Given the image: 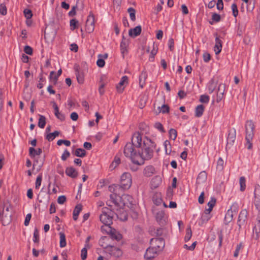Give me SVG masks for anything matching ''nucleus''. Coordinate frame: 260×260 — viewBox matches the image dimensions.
I'll return each mask as SVG.
<instances>
[{
	"label": "nucleus",
	"mask_w": 260,
	"mask_h": 260,
	"mask_svg": "<svg viewBox=\"0 0 260 260\" xmlns=\"http://www.w3.org/2000/svg\"><path fill=\"white\" fill-rule=\"evenodd\" d=\"M192 236V232L190 227L187 228L186 231V235L184 237V240L185 242L188 241Z\"/></svg>",
	"instance_id": "37998d69"
},
{
	"label": "nucleus",
	"mask_w": 260,
	"mask_h": 260,
	"mask_svg": "<svg viewBox=\"0 0 260 260\" xmlns=\"http://www.w3.org/2000/svg\"><path fill=\"white\" fill-rule=\"evenodd\" d=\"M42 152L41 148L36 150L34 147L29 148V154L31 157H35L36 155H40Z\"/></svg>",
	"instance_id": "c85d7f7f"
},
{
	"label": "nucleus",
	"mask_w": 260,
	"mask_h": 260,
	"mask_svg": "<svg viewBox=\"0 0 260 260\" xmlns=\"http://www.w3.org/2000/svg\"><path fill=\"white\" fill-rule=\"evenodd\" d=\"M254 125L252 121H247L245 124V139L246 141L245 147L249 150L251 149L252 148V143L251 141L252 140L254 136Z\"/></svg>",
	"instance_id": "39448f33"
},
{
	"label": "nucleus",
	"mask_w": 260,
	"mask_h": 260,
	"mask_svg": "<svg viewBox=\"0 0 260 260\" xmlns=\"http://www.w3.org/2000/svg\"><path fill=\"white\" fill-rule=\"evenodd\" d=\"M155 173V169L152 166H146L143 171V174L146 177H150Z\"/></svg>",
	"instance_id": "4be33fe9"
},
{
	"label": "nucleus",
	"mask_w": 260,
	"mask_h": 260,
	"mask_svg": "<svg viewBox=\"0 0 260 260\" xmlns=\"http://www.w3.org/2000/svg\"><path fill=\"white\" fill-rule=\"evenodd\" d=\"M98 59L96 61V64L98 67L102 68L104 67L105 62L104 59L103 58L102 54H99L98 55Z\"/></svg>",
	"instance_id": "a19ab883"
},
{
	"label": "nucleus",
	"mask_w": 260,
	"mask_h": 260,
	"mask_svg": "<svg viewBox=\"0 0 260 260\" xmlns=\"http://www.w3.org/2000/svg\"><path fill=\"white\" fill-rule=\"evenodd\" d=\"M242 243H240L239 244H237L236 247L235 251L234 253V256L235 257H238L239 254V251L241 250L242 248Z\"/></svg>",
	"instance_id": "6e6d98bb"
},
{
	"label": "nucleus",
	"mask_w": 260,
	"mask_h": 260,
	"mask_svg": "<svg viewBox=\"0 0 260 260\" xmlns=\"http://www.w3.org/2000/svg\"><path fill=\"white\" fill-rule=\"evenodd\" d=\"M73 153L74 155L80 157H83L86 155V151L83 148H77L73 152Z\"/></svg>",
	"instance_id": "473e14b6"
},
{
	"label": "nucleus",
	"mask_w": 260,
	"mask_h": 260,
	"mask_svg": "<svg viewBox=\"0 0 260 260\" xmlns=\"http://www.w3.org/2000/svg\"><path fill=\"white\" fill-rule=\"evenodd\" d=\"M225 89V85L224 84H220L218 85L217 91V102H220L223 98L224 92Z\"/></svg>",
	"instance_id": "4468645a"
},
{
	"label": "nucleus",
	"mask_w": 260,
	"mask_h": 260,
	"mask_svg": "<svg viewBox=\"0 0 260 260\" xmlns=\"http://www.w3.org/2000/svg\"><path fill=\"white\" fill-rule=\"evenodd\" d=\"M66 245V237L63 234H60V247H64Z\"/></svg>",
	"instance_id": "49530a36"
},
{
	"label": "nucleus",
	"mask_w": 260,
	"mask_h": 260,
	"mask_svg": "<svg viewBox=\"0 0 260 260\" xmlns=\"http://www.w3.org/2000/svg\"><path fill=\"white\" fill-rule=\"evenodd\" d=\"M132 183V176L129 173H124L121 176L120 184H113L109 186V191L113 193L110 198L115 203H117L121 194L124 190L128 189Z\"/></svg>",
	"instance_id": "f257e3e1"
},
{
	"label": "nucleus",
	"mask_w": 260,
	"mask_h": 260,
	"mask_svg": "<svg viewBox=\"0 0 260 260\" xmlns=\"http://www.w3.org/2000/svg\"><path fill=\"white\" fill-rule=\"evenodd\" d=\"M66 173L68 176L73 178H76L78 175L77 171L72 167H68L66 169Z\"/></svg>",
	"instance_id": "a878e982"
},
{
	"label": "nucleus",
	"mask_w": 260,
	"mask_h": 260,
	"mask_svg": "<svg viewBox=\"0 0 260 260\" xmlns=\"http://www.w3.org/2000/svg\"><path fill=\"white\" fill-rule=\"evenodd\" d=\"M61 69H59L58 71L57 74H55V72L51 71L50 74V77L51 78H53L55 81H56L58 77L61 74Z\"/></svg>",
	"instance_id": "58836bf2"
},
{
	"label": "nucleus",
	"mask_w": 260,
	"mask_h": 260,
	"mask_svg": "<svg viewBox=\"0 0 260 260\" xmlns=\"http://www.w3.org/2000/svg\"><path fill=\"white\" fill-rule=\"evenodd\" d=\"M82 207L81 205H77L75 207L73 213V218L74 220H77L78 215L82 210Z\"/></svg>",
	"instance_id": "7c9ffc66"
},
{
	"label": "nucleus",
	"mask_w": 260,
	"mask_h": 260,
	"mask_svg": "<svg viewBox=\"0 0 260 260\" xmlns=\"http://www.w3.org/2000/svg\"><path fill=\"white\" fill-rule=\"evenodd\" d=\"M161 183V179L160 176H156L152 178L151 181V185L152 188H157Z\"/></svg>",
	"instance_id": "393cba45"
},
{
	"label": "nucleus",
	"mask_w": 260,
	"mask_h": 260,
	"mask_svg": "<svg viewBox=\"0 0 260 260\" xmlns=\"http://www.w3.org/2000/svg\"><path fill=\"white\" fill-rule=\"evenodd\" d=\"M205 110V106L203 105H199L197 106L195 109V116L197 117H201Z\"/></svg>",
	"instance_id": "cd10ccee"
},
{
	"label": "nucleus",
	"mask_w": 260,
	"mask_h": 260,
	"mask_svg": "<svg viewBox=\"0 0 260 260\" xmlns=\"http://www.w3.org/2000/svg\"><path fill=\"white\" fill-rule=\"evenodd\" d=\"M155 144L149 138L145 137L143 139V146L140 150V158L143 159V165L145 160L150 159L153 156L154 150L155 149Z\"/></svg>",
	"instance_id": "7ed1b4c3"
},
{
	"label": "nucleus",
	"mask_w": 260,
	"mask_h": 260,
	"mask_svg": "<svg viewBox=\"0 0 260 260\" xmlns=\"http://www.w3.org/2000/svg\"><path fill=\"white\" fill-rule=\"evenodd\" d=\"M57 144L58 146H60L62 144H64L67 146H70L71 145V142L69 140H59L57 142Z\"/></svg>",
	"instance_id": "603ef678"
},
{
	"label": "nucleus",
	"mask_w": 260,
	"mask_h": 260,
	"mask_svg": "<svg viewBox=\"0 0 260 260\" xmlns=\"http://www.w3.org/2000/svg\"><path fill=\"white\" fill-rule=\"evenodd\" d=\"M211 217L210 214L203 213L202 215L199 224L201 225L204 223H206L211 218Z\"/></svg>",
	"instance_id": "f704fd0d"
},
{
	"label": "nucleus",
	"mask_w": 260,
	"mask_h": 260,
	"mask_svg": "<svg viewBox=\"0 0 260 260\" xmlns=\"http://www.w3.org/2000/svg\"><path fill=\"white\" fill-rule=\"evenodd\" d=\"M46 124V118L44 116L39 115L38 126L41 128H44Z\"/></svg>",
	"instance_id": "c9c22d12"
},
{
	"label": "nucleus",
	"mask_w": 260,
	"mask_h": 260,
	"mask_svg": "<svg viewBox=\"0 0 260 260\" xmlns=\"http://www.w3.org/2000/svg\"><path fill=\"white\" fill-rule=\"evenodd\" d=\"M209 100V96L207 95L203 94L200 96V101L202 103L207 104Z\"/></svg>",
	"instance_id": "09e8293b"
},
{
	"label": "nucleus",
	"mask_w": 260,
	"mask_h": 260,
	"mask_svg": "<svg viewBox=\"0 0 260 260\" xmlns=\"http://www.w3.org/2000/svg\"><path fill=\"white\" fill-rule=\"evenodd\" d=\"M155 44L153 43V49L151 51L150 55L149 56V60L151 61H153L154 59V56L157 53V49L155 48Z\"/></svg>",
	"instance_id": "ea45409f"
},
{
	"label": "nucleus",
	"mask_w": 260,
	"mask_h": 260,
	"mask_svg": "<svg viewBox=\"0 0 260 260\" xmlns=\"http://www.w3.org/2000/svg\"><path fill=\"white\" fill-rule=\"evenodd\" d=\"M248 212L246 209L242 210L239 213L237 224L239 229L245 225L247 222Z\"/></svg>",
	"instance_id": "1a4fd4ad"
},
{
	"label": "nucleus",
	"mask_w": 260,
	"mask_h": 260,
	"mask_svg": "<svg viewBox=\"0 0 260 260\" xmlns=\"http://www.w3.org/2000/svg\"><path fill=\"white\" fill-rule=\"evenodd\" d=\"M240 190L243 191L246 188V180L244 177H241L239 179Z\"/></svg>",
	"instance_id": "4c0bfd02"
},
{
	"label": "nucleus",
	"mask_w": 260,
	"mask_h": 260,
	"mask_svg": "<svg viewBox=\"0 0 260 260\" xmlns=\"http://www.w3.org/2000/svg\"><path fill=\"white\" fill-rule=\"evenodd\" d=\"M129 14V17L133 21H134L136 20L135 17V10L133 8H129L127 10Z\"/></svg>",
	"instance_id": "c03bdc74"
},
{
	"label": "nucleus",
	"mask_w": 260,
	"mask_h": 260,
	"mask_svg": "<svg viewBox=\"0 0 260 260\" xmlns=\"http://www.w3.org/2000/svg\"><path fill=\"white\" fill-rule=\"evenodd\" d=\"M7 13V10L6 6L3 4H1L0 5V13L3 15H6Z\"/></svg>",
	"instance_id": "680f3d73"
},
{
	"label": "nucleus",
	"mask_w": 260,
	"mask_h": 260,
	"mask_svg": "<svg viewBox=\"0 0 260 260\" xmlns=\"http://www.w3.org/2000/svg\"><path fill=\"white\" fill-rule=\"evenodd\" d=\"M150 244V246L146 249L144 255V257L147 259L155 257L158 252L164 249L165 245V240L162 238H151Z\"/></svg>",
	"instance_id": "f03ea898"
},
{
	"label": "nucleus",
	"mask_w": 260,
	"mask_h": 260,
	"mask_svg": "<svg viewBox=\"0 0 260 260\" xmlns=\"http://www.w3.org/2000/svg\"><path fill=\"white\" fill-rule=\"evenodd\" d=\"M76 76L77 78V80L78 82L80 84H82L84 81V74L82 72L80 71L79 70L76 71Z\"/></svg>",
	"instance_id": "2f4dec72"
},
{
	"label": "nucleus",
	"mask_w": 260,
	"mask_h": 260,
	"mask_svg": "<svg viewBox=\"0 0 260 260\" xmlns=\"http://www.w3.org/2000/svg\"><path fill=\"white\" fill-rule=\"evenodd\" d=\"M23 13L26 19H28L32 17V14L31 10L29 9H25Z\"/></svg>",
	"instance_id": "052dcab7"
},
{
	"label": "nucleus",
	"mask_w": 260,
	"mask_h": 260,
	"mask_svg": "<svg viewBox=\"0 0 260 260\" xmlns=\"http://www.w3.org/2000/svg\"><path fill=\"white\" fill-rule=\"evenodd\" d=\"M140 150L139 148H136L132 143H127L126 144L123 150L124 155L128 158H129L132 161L138 165H143V159L140 158Z\"/></svg>",
	"instance_id": "20e7f679"
},
{
	"label": "nucleus",
	"mask_w": 260,
	"mask_h": 260,
	"mask_svg": "<svg viewBox=\"0 0 260 260\" xmlns=\"http://www.w3.org/2000/svg\"><path fill=\"white\" fill-rule=\"evenodd\" d=\"M39 241V232L37 229L35 230L33 236V241L35 243H38Z\"/></svg>",
	"instance_id": "13d9d810"
},
{
	"label": "nucleus",
	"mask_w": 260,
	"mask_h": 260,
	"mask_svg": "<svg viewBox=\"0 0 260 260\" xmlns=\"http://www.w3.org/2000/svg\"><path fill=\"white\" fill-rule=\"evenodd\" d=\"M260 232V221H258L257 224L255 225L253 228V232L256 234V238L258 237V233Z\"/></svg>",
	"instance_id": "de8ad7c7"
},
{
	"label": "nucleus",
	"mask_w": 260,
	"mask_h": 260,
	"mask_svg": "<svg viewBox=\"0 0 260 260\" xmlns=\"http://www.w3.org/2000/svg\"><path fill=\"white\" fill-rule=\"evenodd\" d=\"M127 200L129 203H132L133 202V198L128 194H123L122 193L120 194V199H118L117 203H115L112 200H111V201L112 203H113L116 206H120V203L121 200L124 201V200Z\"/></svg>",
	"instance_id": "6ab92c4d"
},
{
	"label": "nucleus",
	"mask_w": 260,
	"mask_h": 260,
	"mask_svg": "<svg viewBox=\"0 0 260 260\" xmlns=\"http://www.w3.org/2000/svg\"><path fill=\"white\" fill-rule=\"evenodd\" d=\"M155 218L158 224L161 226H163L167 223L168 216L164 211L159 210L155 213Z\"/></svg>",
	"instance_id": "9d476101"
},
{
	"label": "nucleus",
	"mask_w": 260,
	"mask_h": 260,
	"mask_svg": "<svg viewBox=\"0 0 260 260\" xmlns=\"http://www.w3.org/2000/svg\"><path fill=\"white\" fill-rule=\"evenodd\" d=\"M154 127L160 132L162 133L165 132L163 126L160 122H156L154 124Z\"/></svg>",
	"instance_id": "774afa93"
},
{
	"label": "nucleus",
	"mask_w": 260,
	"mask_h": 260,
	"mask_svg": "<svg viewBox=\"0 0 260 260\" xmlns=\"http://www.w3.org/2000/svg\"><path fill=\"white\" fill-rule=\"evenodd\" d=\"M106 76L102 75L100 79L101 85L99 88V91L100 94L101 95H103L105 92V90H104V88L106 84V82L105 81V80H106Z\"/></svg>",
	"instance_id": "bb28decb"
},
{
	"label": "nucleus",
	"mask_w": 260,
	"mask_h": 260,
	"mask_svg": "<svg viewBox=\"0 0 260 260\" xmlns=\"http://www.w3.org/2000/svg\"><path fill=\"white\" fill-rule=\"evenodd\" d=\"M108 233H109L112 238L116 239L117 241H119L122 239V235L117 232L115 229H112L111 226H109Z\"/></svg>",
	"instance_id": "aec40b11"
},
{
	"label": "nucleus",
	"mask_w": 260,
	"mask_h": 260,
	"mask_svg": "<svg viewBox=\"0 0 260 260\" xmlns=\"http://www.w3.org/2000/svg\"><path fill=\"white\" fill-rule=\"evenodd\" d=\"M254 203L256 208L258 209L260 208V185H256L255 186L254 191Z\"/></svg>",
	"instance_id": "f8f14e48"
},
{
	"label": "nucleus",
	"mask_w": 260,
	"mask_h": 260,
	"mask_svg": "<svg viewBox=\"0 0 260 260\" xmlns=\"http://www.w3.org/2000/svg\"><path fill=\"white\" fill-rule=\"evenodd\" d=\"M128 46V42L127 40H126L124 37L123 36V38L122 41L120 43V51L122 55L123 58L124 57L125 54L127 53V47Z\"/></svg>",
	"instance_id": "dca6fc26"
},
{
	"label": "nucleus",
	"mask_w": 260,
	"mask_h": 260,
	"mask_svg": "<svg viewBox=\"0 0 260 260\" xmlns=\"http://www.w3.org/2000/svg\"><path fill=\"white\" fill-rule=\"evenodd\" d=\"M106 240L108 241L109 240V238L106 236L103 237L100 239L99 242L103 248L107 249V252L115 257H118L122 255V252L118 247L109 245L108 244H105L104 241Z\"/></svg>",
	"instance_id": "423d86ee"
},
{
	"label": "nucleus",
	"mask_w": 260,
	"mask_h": 260,
	"mask_svg": "<svg viewBox=\"0 0 260 260\" xmlns=\"http://www.w3.org/2000/svg\"><path fill=\"white\" fill-rule=\"evenodd\" d=\"M53 103V108L54 109V114L55 116L60 120L61 121H63L65 119V116L64 114H62L61 113L59 112V108L57 105V104L54 102H52Z\"/></svg>",
	"instance_id": "412c9836"
},
{
	"label": "nucleus",
	"mask_w": 260,
	"mask_h": 260,
	"mask_svg": "<svg viewBox=\"0 0 260 260\" xmlns=\"http://www.w3.org/2000/svg\"><path fill=\"white\" fill-rule=\"evenodd\" d=\"M165 229L161 228L155 229V228H151L149 233L152 236L156 237V238H160L159 237L161 236L164 232Z\"/></svg>",
	"instance_id": "2eb2a0df"
},
{
	"label": "nucleus",
	"mask_w": 260,
	"mask_h": 260,
	"mask_svg": "<svg viewBox=\"0 0 260 260\" xmlns=\"http://www.w3.org/2000/svg\"><path fill=\"white\" fill-rule=\"evenodd\" d=\"M233 218V213L231 210H228L225 215L224 223L225 224H228Z\"/></svg>",
	"instance_id": "c756f323"
},
{
	"label": "nucleus",
	"mask_w": 260,
	"mask_h": 260,
	"mask_svg": "<svg viewBox=\"0 0 260 260\" xmlns=\"http://www.w3.org/2000/svg\"><path fill=\"white\" fill-rule=\"evenodd\" d=\"M236 137V131L234 128L229 130V134L227 138V146H232L235 141Z\"/></svg>",
	"instance_id": "ddd939ff"
},
{
	"label": "nucleus",
	"mask_w": 260,
	"mask_h": 260,
	"mask_svg": "<svg viewBox=\"0 0 260 260\" xmlns=\"http://www.w3.org/2000/svg\"><path fill=\"white\" fill-rule=\"evenodd\" d=\"M165 152L167 154H170L172 151L171 145L168 140H166L164 143Z\"/></svg>",
	"instance_id": "e433bc0d"
},
{
	"label": "nucleus",
	"mask_w": 260,
	"mask_h": 260,
	"mask_svg": "<svg viewBox=\"0 0 260 260\" xmlns=\"http://www.w3.org/2000/svg\"><path fill=\"white\" fill-rule=\"evenodd\" d=\"M216 200L214 197H212L210 201L208 203V206L209 208L213 209L215 205Z\"/></svg>",
	"instance_id": "e2e57ef3"
},
{
	"label": "nucleus",
	"mask_w": 260,
	"mask_h": 260,
	"mask_svg": "<svg viewBox=\"0 0 260 260\" xmlns=\"http://www.w3.org/2000/svg\"><path fill=\"white\" fill-rule=\"evenodd\" d=\"M78 23V21L75 19H73L70 20V26L72 30H74L76 28H77V24Z\"/></svg>",
	"instance_id": "4d7b16f0"
},
{
	"label": "nucleus",
	"mask_w": 260,
	"mask_h": 260,
	"mask_svg": "<svg viewBox=\"0 0 260 260\" xmlns=\"http://www.w3.org/2000/svg\"><path fill=\"white\" fill-rule=\"evenodd\" d=\"M170 108L167 105H163L161 107V109L159 111V112H162V113H167L169 112Z\"/></svg>",
	"instance_id": "0e129e2a"
},
{
	"label": "nucleus",
	"mask_w": 260,
	"mask_h": 260,
	"mask_svg": "<svg viewBox=\"0 0 260 260\" xmlns=\"http://www.w3.org/2000/svg\"><path fill=\"white\" fill-rule=\"evenodd\" d=\"M128 83V78L126 76H123L120 80L119 84L120 86H124L125 84H127Z\"/></svg>",
	"instance_id": "338daca9"
},
{
	"label": "nucleus",
	"mask_w": 260,
	"mask_h": 260,
	"mask_svg": "<svg viewBox=\"0 0 260 260\" xmlns=\"http://www.w3.org/2000/svg\"><path fill=\"white\" fill-rule=\"evenodd\" d=\"M147 77V74L145 71H142L139 76V86L143 88L145 84V81Z\"/></svg>",
	"instance_id": "b1692460"
},
{
	"label": "nucleus",
	"mask_w": 260,
	"mask_h": 260,
	"mask_svg": "<svg viewBox=\"0 0 260 260\" xmlns=\"http://www.w3.org/2000/svg\"><path fill=\"white\" fill-rule=\"evenodd\" d=\"M94 29V17L93 14H90L86 22V29L88 33L93 31Z\"/></svg>",
	"instance_id": "9b49d317"
},
{
	"label": "nucleus",
	"mask_w": 260,
	"mask_h": 260,
	"mask_svg": "<svg viewBox=\"0 0 260 260\" xmlns=\"http://www.w3.org/2000/svg\"><path fill=\"white\" fill-rule=\"evenodd\" d=\"M42 179V175H39L38 176L36 181V184H35V187L36 188L38 189L41 184Z\"/></svg>",
	"instance_id": "864d4df0"
},
{
	"label": "nucleus",
	"mask_w": 260,
	"mask_h": 260,
	"mask_svg": "<svg viewBox=\"0 0 260 260\" xmlns=\"http://www.w3.org/2000/svg\"><path fill=\"white\" fill-rule=\"evenodd\" d=\"M169 136L170 138L173 140H175L176 139L177 136V132L176 129L174 128H171L169 131Z\"/></svg>",
	"instance_id": "a18cd8bd"
},
{
	"label": "nucleus",
	"mask_w": 260,
	"mask_h": 260,
	"mask_svg": "<svg viewBox=\"0 0 260 260\" xmlns=\"http://www.w3.org/2000/svg\"><path fill=\"white\" fill-rule=\"evenodd\" d=\"M215 44L214 47V50L216 54H219L222 49V41L216 34Z\"/></svg>",
	"instance_id": "f3484780"
},
{
	"label": "nucleus",
	"mask_w": 260,
	"mask_h": 260,
	"mask_svg": "<svg viewBox=\"0 0 260 260\" xmlns=\"http://www.w3.org/2000/svg\"><path fill=\"white\" fill-rule=\"evenodd\" d=\"M142 28L140 25L137 26L134 28L130 29L128 31V35L133 38H135L141 34Z\"/></svg>",
	"instance_id": "a211bd4d"
},
{
	"label": "nucleus",
	"mask_w": 260,
	"mask_h": 260,
	"mask_svg": "<svg viewBox=\"0 0 260 260\" xmlns=\"http://www.w3.org/2000/svg\"><path fill=\"white\" fill-rule=\"evenodd\" d=\"M112 211L108 208L102 209V213L100 216V221L106 226H109L112 223Z\"/></svg>",
	"instance_id": "0eeeda50"
},
{
	"label": "nucleus",
	"mask_w": 260,
	"mask_h": 260,
	"mask_svg": "<svg viewBox=\"0 0 260 260\" xmlns=\"http://www.w3.org/2000/svg\"><path fill=\"white\" fill-rule=\"evenodd\" d=\"M87 249L86 247H84L81 251V257L82 260H85L87 258Z\"/></svg>",
	"instance_id": "69168bd1"
},
{
	"label": "nucleus",
	"mask_w": 260,
	"mask_h": 260,
	"mask_svg": "<svg viewBox=\"0 0 260 260\" xmlns=\"http://www.w3.org/2000/svg\"><path fill=\"white\" fill-rule=\"evenodd\" d=\"M231 8L232 10L233 15L235 17H236L238 15V10L237 8V6L235 3L232 4L231 6Z\"/></svg>",
	"instance_id": "8fccbe9b"
},
{
	"label": "nucleus",
	"mask_w": 260,
	"mask_h": 260,
	"mask_svg": "<svg viewBox=\"0 0 260 260\" xmlns=\"http://www.w3.org/2000/svg\"><path fill=\"white\" fill-rule=\"evenodd\" d=\"M59 134V132L58 131H55L53 133L47 134L46 136V139L48 141H51L53 140L57 136H58Z\"/></svg>",
	"instance_id": "72a5a7b5"
},
{
	"label": "nucleus",
	"mask_w": 260,
	"mask_h": 260,
	"mask_svg": "<svg viewBox=\"0 0 260 260\" xmlns=\"http://www.w3.org/2000/svg\"><path fill=\"white\" fill-rule=\"evenodd\" d=\"M224 161L221 158H219L217 162V168L220 170H222L223 168Z\"/></svg>",
	"instance_id": "3c124183"
},
{
	"label": "nucleus",
	"mask_w": 260,
	"mask_h": 260,
	"mask_svg": "<svg viewBox=\"0 0 260 260\" xmlns=\"http://www.w3.org/2000/svg\"><path fill=\"white\" fill-rule=\"evenodd\" d=\"M70 156V152L67 150L66 149L63 154H62L61 156V158L63 161L66 160L67 158H68Z\"/></svg>",
	"instance_id": "bf43d9fd"
},
{
	"label": "nucleus",
	"mask_w": 260,
	"mask_h": 260,
	"mask_svg": "<svg viewBox=\"0 0 260 260\" xmlns=\"http://www.w3.org/2000/svg\"><path fill=\"white\" fill-rule=\"evenodd\" d=\"M207 179V173L203 171L201 172L197 178L196 182L198 184H201L204 183L206 181Z\"/></svg>",
	"instance_id": "5701e85b"
},
{
	"label": "nucleus",
	"mask_w": 260,
	"mask_h": 260,
	"mask_svg": "<svg viewBox=\"0 0 260 260\" xmlns=\"http://www.w3.org/2000/svg\"><path fill=\"white\" fill-rule=\"evenodd\" d=\"M136 148L141 149L143 146V139H142V135L139 132L135 133L131 139V142Z\"/></svg>",
	"instance_id": "6e6552de"
},
{
	"label": "nucleus",
	"mask_w": 260,
	"mask_h": 260,
	"mask_svg": "<svg viewBox=\"0 0 260 260\" xmlns=\"http://www.w3.org/2000/svg\"><path fill=\"white\" fill-rule=\"evenodd\" d=\"M216 87V84L213 80L210 81L208 86V90L209 93H212L214 91Z\"/></svg>",
	"instance_id": "79ce46f5"
},
{
	"label": "nucleus",
	"mask_w": 260,
	"mask_h": 260,
	"mask_svg": "<svg viewBox=\"0 0 260 260\" xmlns=\"http://www.w3.org/2000/svg\"><path fill=\"white\" fill-rule=\"evenodd\" d=\"M221 17L219 14L217 13H213L212 15V20L213 22H218L220 21Z\"/></svg>",
	"instance_id": "5fc2aeb1"
}]
</instances>
